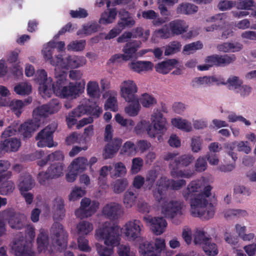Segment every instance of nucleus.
I'll return each instance as SVG.
<instances>
[{
  "mask_svg": "<svg viewBox=\"0 0 256 256\" xmlns=\"http://www.w3.org/2000/svg\"><path fill=\"white\" fill-rule=\"evenodd\" d=\"M78 233L80 236L88 234L93 230V224L87 221L80 222L76 226Z\"/></svg>",
  "mask_w": 256,
  "mask_h": 256,
  "instance_id": "49530a36",
  "label": "nucleus"
},
{
  "mask_svg": "<svg viewBox=\"0 0 256 256\" xmlns=\"http://www.w3.org/2000/svg\"><path fill=\"white\" fill-rule=\"evenodd\" d=\"M2 215L8 220L10 227L13 229L21 230L26 224V216L24 214L16 212L13 208L4 210L2 212Z\"/></svg>",
  "mask_w": 256,
  "mask_h": 256,
  "instance_id": "1a4fd4ad",
  "label": "nucleus"
},
{
  "mask_svg": "<svg viewBox=\"0 0 256 256\" xmlns=\"http://www.w3.org/2000/svg\"><path fill=\"white\" fill-rule=\"evenodd\" d=\"M10 163L7 160H0V183L10 178L12 173L8 170L10 166Z\"/></svg>",
  "mask_w": 256,
  "mask_h": 256,
  "instance_id": "c9c22d12",
  "label": "nucleus"
},
{
  "mask_svg": "<svg viewBox=\"0 0 256 256\" xmlns=\"http://www.w3.org/2000/svg\"><path fill=\"white\" fill-rule=\"evenodd\" d=\"M21 146V142L16 138H8L1 142L0 149L6 152H16L18 150Z\"/></svg>",
  "mask_w": 256,
  "mask_h": 256,
  "instance_id": "393cba45",
  "label": "nucleus"
},
{
  "mask_svg": "<svg viewBox=\"0 0 256 256\" xmlns=\"http://www.w3.org/2000/svg\"><path fill=\"white\" fill-rule=\"evenodd\" d=\"M57 128V124L52 122L40 130L36 137L38 140L37 146L40 148L54 146L53 134Z\"/></svg>",
  "mask_w": 256,
  "mask_h": 256,
  "instance_id": "6e6552de",
  "label": "nucleus"
},
{
  "mask_svg": "<svg viewBox=\"0 0 256 256\" xmlns=\"http://www.w3.org/2000/svg\"><path fill=\"white\" fill-rule=\"evenodd\" d=\"M172 36H178L186 32L188 26L186 22L182 20H175L168 24Z\"/></svg>",
  "mask_w": 256,
  "mask_h": 256,
  "instance_id": "bb28decb",
  "label": "nucleus"
},
{
  "mask_svg": "<svg viewBox=\"0 0 256 256\" xmlns=\"http://www.w3.org/2000/svg\"><path fill=\"white\" fill-rule=\"evenodd\" d=\"M105 146L104 154L105 159L112 158L120 148L122 140L120 138H114L110 140Z\"/></svg>",
  "mask_w": 256,
  "mask_h": 256,
  "instance_id": "5701e85b",
  "label": "nucleus"
},
{
  "mask_svg": "<svg viewBox=\"0 0 256 256\" xmlns=\"http://www.w3.org/2000/svg\"><path fill=\"white\" fill-rule=\"evenodd\" d=\"M236 5L238 9L248 10L254 6V2L253 0H238Z\"/></svg>",
  "mask_w": 256,
  "mask_h": 256,
  "instance_id": "0e129e2a",
  "label": "nucleus"
},
{
  "mask_svg": "<svg viewBox=\"0 0 256 256\" xmlns=\"http://www.w3.org/2000/svg\"><path fill=\"white\" fill-rule=\"evenodd\" d=\"M122 96L126 101H130L138 98L136 93L138 88L134 81L128 80L124 81L120 86Z\"/></svg>",
  "mask_w": 256,
  "mask_h": 256,
  "instance_id": "6ab92c4d",
  "label": "nucleus"
},
{
  "mask_svg": "<svg viewBox=\"0 0 256 256\" xmlns=\"http://www.w3.org/2000/svg\"><path fill=\"white\" fill-rule=\"evenodd\" d=\"M153 66L152 63L149 61H138L128 64L130 69L138 72L152 70Z\"/></svg>",
  "mask_w": 256,
  "mask_h": 256,
  "instance_id": "7c9ffc66",
  "label": "nucleus"
},
{
  "mask_svg": "<svg viewBox=\"0 0 256 256\" xmlns=\"http://www.w3.org/2000/svg\"><path fill=\"white\" fill-rule=\"evenodd\" d=\"M182 45L180 43L177 41H173L168 46L164 51L166 56H170L172 54L179 52L180 50Z\"/></svg>",
  "mask_w": 256,
  "mask_h": 256,
  "instance_id": "13d9d810",
  "label": "nucleus"
},
{
  "mask_svg": "<svg viewBox=\"0 0 256 256\" xmlns=\"http://www.w3.org/2000/svg\"><path fill=\"white\" fill-rule=\"evenodd\" d=\"M157 178V174L156 170L148 171L144 178V190H150Z\"/></svg>",
  "mask_w": 256,
  "mask_h": 256,
  "instance_id": "de8ad7c7",
  "label": "nucleus"
},
{
  "mask_svg": "<svg viewBox=\"0 0 256 256\" xmlns=\"http://www.w3.org/2000/svg\"><path fill=\"white\" fill-rule=\"evenodd\" d=\"M186 184L184 180H170L166 177H161L156 182V187L152 190V194L154 199L158 202H160L165 197L166 192L170 187L173 190H179Z\"/></svg>",
  "mask_w": 256,
  "mask_h": 256,
  "instance_id": "39448f33",
  "label": "nucleus"
},
{
  "mask_svg": "<svg viewBox=\"0 0 256 256\" xmlns=\"http://www.w3.org/2000/svg\"><path fill=\"white\" fill-rule=\"evenodd\" d=\"M86 114L96 118L98 117L102 112V110L96 102L88 101L86 102Z\"/></svg>",
  "mask_w": 256,
  "mask_h": 256,
  "instance_id": "a19ab883",
  "label": "nucleus"
},
{
  "mask_svg": "<svg viewBox=\"0 0 256 256\" xmlns=\"http://www.w3.org/2000/svg\"><path fill=\"white\" fill-rule=\"evenodd\" d=\"M78 249L82 252H90L91 248L88 245V240L83 236H79L78 238Z\"/></svg>",
  "mask_w": 256,
  "mask_h": 256,
  "instance_id": "680f3d73",
  "label": "nucleus"
},
{
  "mask_svg": "<svg viewBox=\"0 0 256 256\" xmlns=\"http://www.w3.org/2000/svg\"><path fill=\"white\" fill-rule=\"evenodd\" d=\"M88 160L86 158L84 157H80L73 160L70 167L80 174L86 168Z\"/></svg>",
  "mask_w": 256,
  "mask_h": 256,
  "instance_id": "79ce46f5",
  "label": "nucleus"
},
{
  "mask_svg": "<svg viewBox=\"0 0 256 256\" xmlns=\"http://www.w3.org/2000/svg\"><path fill=\"white\" fill-rule=\"evenodd\" d=\"M96 235L100 239L104 240V244L109 246L106 248L100 244H96L97 252L100 256H111L113 248L116 246H118V256H136L133 252L130 251L128 246L119 245L120 238V228L118 226H104L96 230Z\"/></svg>",
  "mask_w": 256,
  "mask_h": 256,
  "instance_id": "f03ea898",
  "label": "nucleus"
},
{
  "mask_svg": "<svg viewBox=\"0 0 256 256\" xmlns=\"http://www.w3.org/2000/svg\"><path fill=\"white\" fill-rule=\"evenodd\" d=\"M136 152V146L130 141L126 142L121 150V153L132 155Z\"/></svg>",
  "mask_w": 256,
  "mask_h": 256,
  "instance_id": "e2e57ef3",
  "label": "nucleus"
},
{
  "mask_svg": "<svg viewBox=\"0 0 256 256\" xmlns=\"http://www.w3.org/2000/svg\"><path fill=\"white\" fill-rule=\"evenodd\" d=\"M34 80L40 85L38 90L42 96L50 97L54 82L50 78H48L46 72L44 70H38Z\"/></svg>",
  "mask_w": 256,
  "mask_h": 256,
  "instance_id": "9d476101",
  "label": "nucleus"
},
{
  "mask_svg": "<svg viewBox=\"0 0 256 256\" xmlns=\"http://www.w3.org/2000/svg\"><path fill=\"white\" fill-rule=\"evenodd\" d=\"M16 256H34L31 244L22 238L14 241L12 248Z\"/></svg>",
  "mask_w": 256,
  "mask_h": 256,
  "instance_id": "a211bd4d",
  "label": "nucleus"
},
{
  "mask_svg": "<svg viewBox=\"0 0 256 256\" xmlns=\"http://www.w3.org/2000/svg\"><path fill=\"white\" fill-rule=\"evenodd\" d=\"M33 114L35 116L44 118L50 114L46 104H43L35 108L33 111Z\"/></svg>",
  "mask_w": 256,
  "mask_h": 256,
  "instance_id": "338daca9",
  "label": "nucleus"
},
{
  "mask_svg": "<svg viewBox=\"0 0 256 256\" xmlns=\"http://www.w3.org/2000/svg\"><path fill=\"white\" fill-rule=\"evenodd\" d=\"M46 105L50 114L57 112L61 108V104L60 103L59 100L56 98L52 99L48 103L46 104Z\"/></svg>",
  "mask_w": 256,
  "mask_h": 256,
  "instance_id": "69168bd1",
  "label": "nucleus"
},
{
  "mask_svg": "<svg viewBox=\"0 0 256 256\" xmlns=\"http://www.w3.org/2000/svg\"><path fill=\"white\" fill-rule=\"evenodd\" d=\"M143 225L138 220H130L122 228V232L128 240H134L141 236Z\"/></svg>",
  "mask_w": 256,
  "mask_h": 256,
  "instance_id": "f8f14e48",
  "label": "nucleus"
},
{
  "mask_svg": "<svg viewBox=\"0 0 256 256\" xmlns=\"http://www.w3.org/2000/svg\"><path fill=\"white\" fill-rule=\"evenodd\" d=\"M182 204L180 202L171 201L164 203L162 206V213L166 218L174 219L177 216H182Z\"/></svg>",
  "mask_w": 256,
  "mask_h": 256,
  "instance_id": "dca6fc26",
  "label": "nucleus"
},
{
  "mask_svg": "<svg viewBox=\"0 0 256 256\" xmlns=\"http://www.w3.org/2000/svg\"><path fill=\"white\" fill-rule=\"evenodd\" d=\"M144 33V30L142 28H136L133 30L132 32H126L123 33L122 36H119L117 41L118 42H124L127 41V40L131 38H141Z\"/></svg>",
  "mask_w": 256,
  "mask_h": 256,
  "instance_id": "72a5a7b5",
  "label": "nucleus"
},
{
  "mask_svg": "<svg viewBox=\"0 0 256 256\" xmlns=\"http://www.w3.org/2000/svg\"><path fill=\"white\" fill-rule=\"evenodd\" d=\"M212 187L208 185L203 188L200 180H192L182 191V196L188 200L191 206V214L202 220H208L214 216V208L212 204L208 206L206 199L211 194Z\"/></svg>",
  "mask_w": 256,
  "mask_h": 256,
  "instance_id": "f257e3e1",
  "label": "nucleus"
},
{
  "mask_svg": "<svg viewBox=\"0 0 256 256\" xmlns=\"http://www.w3.org/2000/svg\"><path fill=\"white\" fill-rule=\"evenodd\" d=\"M236 60L234 54H224V56L213 54L206 57L205 60L206 63H210L212 66H224L228 65Z\"/></svg>",
  "mask_w": 256,
  "mask_h": 256,
  "instance_id": "aec40b11",
  "label": "nucleus"
},
{
  "mask_svg": "<svg viewBox=\"0 0 256 256\" xmlns=\"http://www.w3.org/2000/svg\"><path fill=\"white\" fill-rule=\"evenodd\" d=\"M24 106V102L21 100H12L10 104L11 110L18 117L20 116Z\"/></svg>",
  "mask_w": 256,
  "mask_h": 256,
  "instance_id": "bf43d9fd",
  "label": "nucleus"
},
{
  "mask_svg": "<svg viewBox=\"0 0 256 256\" xmlns=\"http://www.w3.org/2000/svg\"><path fill=\"white\" fill-rule=\"evenodd\" d=\"M34 180L30 174H26L21 177V180L18 184L20 192H28L34 186Z\"/></svg>",
  "mask_w": 256,
  "mask_h": 256,
  "instance_id": "f704fd0d",
  "label": "nucleus"
},
{
  "mask_svg": "<svg viewBox=\"0 0 256 256\" xmlns=\"http://www.w3.org/2000/svg\"><path fill=\"white\" fill-rule=\"evenodd\" d=\"M198 82L200 84L204 83L211 84L213 82H216L218 84H226L224 79L220 76L216 77L215 76H204L202 78L200 77L198 78ZM227 83L230 86H232L234 89H237L239 86L242 84V82L240 80L238 77L236 76H231L227 80Z\"/></svg>",
  "mask_w": 256,
  "mask_h": 256,
  "instance_id": "ddd939ff",
  "label": "nucleus"
},
{
  "mask_svg": "<svg viewBox=\"0 0 256 256\" xmlns=\"http://www.w3.org/2000/svg\"><path fill=\"white\" fill-rule=\"evenodd\" d=\"M202 44L200 41L193 42L184 46L183 52H188V54H190L193 53L197 50L202 49Z\"/></svg>",
  "mask_w": 256,
  "mask_h": 256,
  "instance_id": "052dcab7",
  "label": "nucleus"
},
{
  "mask_svg": "<svg viewBox=\"0 0 256 256\" xmlns=\"http://www.w3.org/2000/svg\"><path fill=\"white\" fill-rule=\"evenodd\" d=\"M14 91L20 95H28L32 92V86L27 83H20L14 86Z\"/></svg>",
  "mask_w": 256,
  "mask_h": 256,
  "instance_id": "603ef678",
  "label": "nucleus"
},
{
  "mask_svg": "<svg viewBox=\"0 0 256 256\" xmlns=\"http://www.w3.org/2000/svg\"><path fill=\"white\" fill-rule=\"evenodd\" d=\"M64 166L62 163H54L51 164L46 172H40L38 180L39 183L46 186L47 181L50 179L56 178L63 174Z\"/></svg>",
  "mask_w": 256,
  "mask_h": 256,
  "instance_id": "9b49d317",
  "label": "nucleus"
},
{
  "mask_svg": "<svg viewBox=\"0 0 256 256\" xmlns=\"http://www.w3.org/2000/svg\"><path fill=\"white\" fill-rule=\"evenodd\" d=\"M226 15L224 14H219L212 16L207 20V22H214L215 24H212L210 26L205 28L206 32H212L214 30H218L222 28L226 23Z\"/></svg>",
  "mask_w": 256,
  "mask_h": 256,
  "instance_id": "c85d7f7f",
  "label": "nucleus"
},
{
  "mask_svg": "<svg viewBox=\"0 0 256 256\" xmlns=\"http://www.w3.org/2000/svg\"><path fill=\"white\" fill-rule=\"evenodd\" d=\"M98 206V202H91L89 198H84L81 200L80 208L75 211V215L81 219L90 216L96 212Z\"/></svg>",
  "mask_w": 256,
  "mask_h": 256,
  "instance_id": "4468645a",
  "label": "nucleus"
},
{
  "mask_svg": "<svg viewBox=\"0 0 256 256\" xmlns=\"http://www.w3.org/2000/svg\"><path fill=\"white\" fill-rule=\"evenodd\" d=\"M198 8L194 4L182 3L177 8V12L179 14H190L195 13L198 11Z\"/></svg>",
  "mask_w": 256,
  "mask_h": 256,
  "instance_id": "37998d69",
  "label": "nucleus"
},
{
  "mask_svg": "<svg viewBox=\"0 0 256 256\" xmlns=\"http://www.w3.org/2000/svg\"><path fill=\"white\" fill-rule=\"evenodd\" d=\"M143 220L146 223L150 224V230L156 235H160L163 233L167 226V222L163 218H152L150 216H144Z\"/></svg>",
  "mask_w": 256,
  "mask_h": 256,
  "instance_id": "f3484780",
  "label": "nucleus"
},
{
  "mask_svg": "<svg viewBox=\"0 0 256 256\" xmlns=\"http://www.w3.org/2000/svg\"><path fill=\"white\" fill-rule=\"evenodd\" d=\"M138 250L141 256H158L154 244L148 242L140 244Z\"/></svg>",
  "mask_w": 256,
  "mask_h": 256,
  "instance_id": "473e14b6",
  "label": "nucleus"
},
{
  "mask_svg": "<svg viewBox=\"0 0 256 256\" xmlns=\"http://www.w3.org/2000/svg\"><path fill=\"white\" fill-rule=\"evenodd\" d=\"M50 232L54 246H57L58 249L66 246L68 234L61 224L55 222L50 228Z\"/></svg>",
  "mask_w": 256,
  "mask_h": 256,
  "instance_id": "0eeeda50",
  "label": "nucleus"
},
{
  "mask_svg": "<svg viewBox=\"0 0 256 256\" xmlns=\"http://www.w3.org/2000/svg\"><path fill=\"white\" fill-rule=\"evenodd\" d=\"M140 44L141 42L139 40H133L126 43L122 50L124 52V60L132 58L140 48Z\"/></svg>",
  "mask_w": 256,
  "mask_h": 256,
  "instance_id": "cd10ccee",
  "label": "nucleus"
},
{
  "mask_svg": "<svg viewBox=\"0 0 256 256\" xmlns=\"http://www.w3.org/2000/svg\"><path fill=\"white\" fill-rule=\"evenodd\" d=\"M151 120L153 125L146 120H142L138 123L134 128L136 134L146 132L150 138H155L158 134L162 136L167 130L166 118L163 116L160 111L156 110L152 114Z\"/></svg>",
  "mask_w": 256,
  "mask_h": 256,
  "instance_id": "20e7f679",
  "label": "nucleus"
},
{
  "mask_svg": "<svg viewBox=\"0 0 256 256\" xmlns=\"http://www.w3.org/2000/svg\"><path fill=\"white\" fill-rule=\"evenodd\" d=\"M119 20L118 26L122 30L126 28H131L135 24V21L128 11L121 9L118 12Z\"/></svg>",
  "mask_w": 256,
  "mask_h": 256,
  "instance_id": "b1692460",
  "label": "nucleus"
},
{
  "mask_svg": "<svg viewBox=\"0 0 256 256\" xmlns=\"http://www.w3.org/2000/svg\"><path fill=\"white\" fill-rule=\"evenodd\" d=\"M104 108L106 110H110L114 112L118 110L117 100L114 96L108 98L105 104Z\"/></svg>",
  "mask_w": 256,
  "mask_h": 256,
  "instance_id": "774afa93",
  "label": "nucleus"
},
{
  "mask_svg": "<svg viewBox=\"0 0 256 256\" xmlns=\"http://www.w3.org/2000/svg\"><path fill=\"white\" fill-rule=\"evenodd\" d=\"M40 120L35 118L20 124L18 130L24 138H30L32 136V134L40 126Z\"/></svg>",
  "mask_w": 256,
  "mask_h": 256,
  "instance_id": "4be33fe9",
  "label": "nucleus"
},
{
  "mask_svg": "<svg viewBox=\"0 0 256 256\" xmlns=\"http://www.w3.org/2000/svg\"><path fill=\"white\" fill-rule=\"evenodd\" d=\"M54 212L53 218L54 220H62L65 216L64 201L62 198L57 197L54 199Z\"/></svg>",
  "mask_w": 256,
  "mask_h": 256,
  "instance_id": "c756f323",
  "label": "nucleus"
},
{
  "mask_svg": "<svg viewBox=\"0 0 256 256\" xmlns=\"http://www.w3.org/2000/svg\"><path fill=\"white\" fill-rule=\"evenodd\" d=\"M86 90L90 97H97L99 92L98 83L96 82H89L87 84Z\"/></svg>",
  "mask_w": 256,
  "mask_h": 256,
  "instance_id": "4d7b16f0",
  "label": "nucleus"
},
{
  "mask_svg": "<svg viewBox=\"0 0 256 256\" xmlns=\"http://www.w3.org/2000/svg\"><path fill=\"white\" fill-rule=\"evenodd\" d=\"M248 216V212L245 210L240 209H230L226 210L224 216L226 218H241Z\"/></svg>",
  "mask_w": 256,
  "mask_h": 256,
  "instance_id": "3c124183",
  "label": "nucleus"
},
{
  "mask_svg": "<svg viewBox=\"0 0 256 256\" xmlns=\"http://www.w3.org/2000/svg\"><path fill=\"white\" fill-rule=\"evenodd\" d=\"M138 194L134 190L128 189L124 193V203L127 208H132L136 204Z\"/></svg>",
  "mask_w": 256,
  "mask_h": 256,
  "instance_id": "e433bc0d",
  "label": "nucleus"
},
{
  "mask_svg": "<svg viewBox=\"0 0 256 256\" xmlns=\"http://www.w3.org/2000/svg\"><path fill=\"white\" fill-rule=\"evenodd\" d=\"M126 102L130 104L124 108L126 113L130 116L138 115L140 108L138 98Z\"/></svg>",
  "mask_w": 256,
  "mask_h": 256,
  "instance_id": "58836bf2",
  "label": "nucleus"
},
{
  "mask_svg": "<svg viewBox=\"0 0 256 256\" xmlns=\"http://www.w3.org/2000/svg\"><path fill=\"white\" fill-rule=\"evenodd\" d=\"M178 0H158V8L162 16H170V12L166 6H172L177 3Z\"/></svg>",
  "mask_w": 256,
  "mask_h": 256,
  "instance_id": "ea45409f",
  "label": "nucleus"
},
{
  "mask_svg": "<svg viewBox=\"0 0 256 256\" xmlns=\"http://www.w3.org/2000/svg\"><path fill=\"white\" fill-rule=\"evenodd\" d=\"M172 123L175 127L186 132H190L192 130L190 122L186 120L174 118L172 120Z\"/></svg>",
  "mask_w": 256,
  "mask_h": 256,
  "instance_id": "c03bdc74",
  "label": "nucleus"
},
{
  "mask_svg": "<svg viewBox=\"0 0 256 256\" xmlns=\"http://www.w3.org/2000/svg\"><path fill=\"white\" fill-rule=\"evenodd\" d=\"M54 74L56 80L52 87V94H54L61 98H76L84 91V88L80 82H70L67 86L66 72L62 70Z\"/></svg>",
  "mask_w": 256,
  "mask_h": 256,
  "instance_id": "7ed1b4c3",
  "label": "nucleus"
},
{
  "mask_svg": "<svg viewBox=\"0 0 256 256\" xmlns=\"http://www.w3.org/2000/svg\"><path fill=\"white\" fill-rule=\"evenodd\" d=\"M123 212L122 206L116 202H110L106 204L102 210V214L110 220H118L123 214Z\"/></svg>",
  "mask_w": 256,
  "mask_h": 256,
  "instance_id": "412c9836",
  "label": "nucleus"
},
{
  "mask_svg": "<svg viewBox=\"0 0 256 256\" xmlns=\"http://www.w3.org/2000/svg\"><path fill=\"white\" fill-rule=\"evenodd\" d=\"M140 102L144 107L150 108L156 103V100L152 95L144 93L142 94Z\"/></svg>",
  "mask_w": 256,
  "mask_h": 256,
  "instance_id": "864d4df0",
  "label": "nucleus"
},
{
  "mask_svg": "<svg viewBox=\"0 0 256 256\" xmlns=\"http://www.w3.org/2000/svg\"><path fill=\"white\" fill-rule=\"evenodd\" d=\"M14 184L12 180L3 182L0 186V194L7 195L12 192L14 189Z\"/></svg>",
  "mask_w": 256,
  "mask_h": 256,
  "instance_id": "6e6d98bb",
  "label": "nucleus"
},
{
  "mask_svg": "<svg viewBox=\"0 0 256 256\" xmlns=\"http://www.w3.org/2000/svg\"><path fill=\"white\" fill-rule=\"evenodd\" d=\"M117 13L116 8L109 9L108 12H104L102 14L98 23L104 24L112 23L116 19Z\"/></svg>",
  "mask_w": 256,
  "mask_h": 256,
  "instance_id": "4c0bfd02",
  "label": "nucleus"
},
{
  "mask_svg": "<svg viewBox=\"0 0 256 256\" xmlns=\"http://www.w3.org/2000/svg\"><path fill=\"white\" fill-rule=\"evenodd\" d=\"M100 25L96 22L93 21L88 22L82 26V28L80 29L77 32V35L80 36L84 34L86 36H89L98 30L100 28Z\"/></svg>",
  "mask_w": 256,
  "mask_h": 256,
  "instance_id": "2f4dec72",
  "label": "nucleus"
},
{
  "mask_svg": "<svg viewBox=\"0 0 256 256\" xmlns=\"http://www.w3.org/2000/svg\"><path fill=\"white\" fill-rule=\"evenodd\" d=\"M203 250L205 253L210 256H214L218 253L217 246L214 243L210 242V238L202 246Z\"/></svg>",
  "mask_w": 256,
  "mask_h": 256,
  "instance_id": "8fccbe9b",
  "label": "nucleus"
},
{
  "mask_svg": "<svg viewBox=\"0 0 256 256\" xmlns=\"http://www.w3.org/2000/svg\"><path fill=\"white\" fill-rule=\"evenodd\" d=\"M53 51L50 50V48H44L42 50V52L46 62H48L51 65L56 67L54 70L56 74V72H58L59 66L60 62L62 61V55L58 54L55 56L54 58L52 56Z\"/></svg>",
  "mask_w": 256,
  "mask_h": 256,
  "instance_id": "a878e982",
  "label": "nucleus"
},
{
  "mask_svg": "<svg viewBox=\"0 0 256 256\" xmlns=\"http://www.w3.org/2000/svg\"><path fill=\"white\" fill-rule=\"evenodd\" d=\"M85 40H74L70 42L67 46V50L69 51H82L86 46Z\"/></svg>",
  "mask_w": 256,
  "mask_h": 256,
  "instance_id": "5fc2aeb1",
  "label": "nucleus"
},
{
  "mask_svg": "<svg viewBox=\"0 0 256 256\" xmlns=\"http://www.w3.org/2000/svg\"><path fill=\"white\" fill-rule=\"evenodd\" d=\"M128 186V181L126 178L116 180L112 184V188L116 194H120L123 192Z\"/></svg>",
  "mask_w": 256,
  "mask_h": 256,
  "instance_id": "a18cd8bd",
  "label": "nucleus"
},
{
  "mask_svg": "<svg viewBox=\"0 0 256 256\" xmlns=\"http://www.w3.org/2000/svg\"><path fill=\"white\" fill-rule=\"evenodd\" d=\"M86 60L84 56L74 55L68 56L66 58H62L59 66L58 72L69 68H76L83 66L86 64Z\"/></svg>",
  "mask_w": 256,
  "mask_h": 256,
  "instance_id": "2eb2a0df",
  "label": "nucleus"
},
{
  "mask_svg": "<svg viewBox=\"0 0 256 256\" xmlns=\"http://www.w3.org/2000/svg\"><path fill=\"white\" fill-rule=\"evenodd\" d=\"M194 158L190 154H182L171 162L169 167L170 170V174L174 178H187L192 176L194 173L191 171L180 170V168L188 166L194 160Z\"/></svg>",
  "mask_w": 256,
  "mask_h": 256,
  "instance_id": "423d86ee",
  "label": "nucleus"
},
{
  "mask_svg": "<svg viewBox=\"0 0 256 256\" xmlns=\"http://www.w3.org/2000/svg\"><path fill=\"white\" fill-rule=\"evenodd\" d=\"M48 240V234L43 230H40L36 240L39 252H41L47 248Z\"/></svg>",
  "mask_w": 256,
  "mask_h": 256,
  "instance_id": "09e8293b",
  "label": "nucleus"
}]
</instances>
